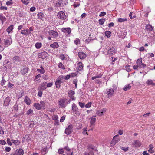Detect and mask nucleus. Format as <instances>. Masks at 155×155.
Here are the masks:
<instances>
[{
	"label": "nucleus",
	"mask_w": 155,
	"mask_h": 155,
	"mask_svg": "<svg viewBox=\"0 0 155 155\" xmlns=\"http://www.w3.org/2000/svg\"><path fill=\"white\" fill-rule=\"evenodd\" d=\"M12 59L14 62L19 61H20V58L18 56H15L13 57Z\"/></svg>",
	"instance_id": "nucleus-29"
},
{
	"label": "nucleus",
	"mask_w": 155,
	"mask_h": 155,
	"mask_svg": "<svg viewBox=\"0 0 155 155\" xmlns=\"http://www.w3.org/2000/svg\"><path fill=\"white\" fill-rule=\"evenodd\" d=\"M114 26V24L113 22H111L109 23L108 25V27L109 28H110L111 27H113Z\"/></svg>",
	"instance_id": "nucleus-63"
},
{
	"label": "nucleus",
	"mask_w": 155,
	"mask_h": 155,
	"mask_svg": "<svg viewBox=\"0 0 155 155\" xmlns=\"http://www.w3.org/2000/svg\"><path fill=\"white\" fill-rule=\"evenodd\" d=\"M107 110V109L105 108H103L101 110L97 111V114L99 116H101L103 115V114Z\"/></svg>",
	"instance_id": "nucleus-13"
},
{
	"label": "nucleus",
	"mask_w": 155,
	"mask_h": 155,
	"mask_svg": "<svg viewBox=\"0 0 155 155\" xmlns=\"http://www.w3.org/2000/svg\"><path fill=\"white\" fill-rule=\"evenodd\" d=\"M78 104L80 106V107L81 108H83L85 106V104L84 103L81 102H79Z\"/></svg>",
	"instance_id": "nucleus-47"
},
{
	"label": "nucleus",
	"mask_w": 155,
	"mask_h": 155,
	"mask_svg": "<svg viewBox=\"0 0 155 155\" xmlns=\"http://www.w3.org/2000/svg\"><path fill=\"white\" fill-rule=\"evenodd\" d=\"M43 15H44V14L41 12L39 13L37 15L38 17L40 19H41Z\"/></svg>",
	"instance_id": "nucleus-40"
},
{
	"label": "nucleus",
	"mask_w": 155,
	"mask_h": 155,
	"mask_svg": "<svg viewBox=\"0 0 155 155\" xmlns=\"http://www.w3.org/2000/svg\"><path fill=\"white\" fill-rule=\"evenodd\" d=\"M33 112V110L31 109H29L27 112V115H29L30 114L32 113Z\"/></svg>",
	"instance_id": "nucleus-50"
},
{
	"label": "nucleus",
	"mask_w": 155,
	"mask_h": 155,
	"mask_svg": "<svg viewBox=\"0 0 155 155\" xmlns=\"http://www.w3.org/2000/svg\"><path fill=\"white\" fill-rule=\"evenodd\" d=\"M66 99H60L58 100V104L59 106L62 108H65L67 104L66 102Z\"/></svg>",
	"instance_id": "nucleus-2"
},
{
	"label": "nucleus",
	"mask_w": 155,
	"mask_h": 155,
	"mask_svg": "<svg viewBox=\"0 0 155 155\" xmlns=\"http://www.w3.org/2000/svg\"><path fill=\"white\" fill-rule=\"evenodd\" d=\"M72 110L73 112H75L74 115L77 116L80 115L78 108L74 103H73L72 105Z\"/></svg>",
	"instance_id": "nucleus-3"
},
{
	"label": "nucleus",
	"mask_w": 155,
	"mask_h": 155,
	"mask_svg": "<svg viewBox=\"0 0 155 155\" xmlns=\"http://www.w3.org/2000/svg\"><path fill=\"white\" fill-rule=\"evenodd\" d=\"M105 21V19H101L99 20V22L100 24L102 25Z\"/></svg>",
	"instance_id": "nucleus-43"
},
{
	"label": "nucleus",
	"mask_w": 155,
	"mask_h": 155,
	"mask_svg": "<svg viewBox=\"0 0 155 155\" xmlns=\"http://www.w3.org/2000/svg\"><path fill=\"white\" fill-rule=\"evenodd\" d=\"M24 154L23 150L21 149L17 150L13 155H23Z\"/></svg>",
	"instance_id": "nucleus-11"
},
{
	"label": "nucleus",
	"mask_w": 155,
	"mask_h": 155,
	"mask_svg": "<svg viewBox=\"0 0 155 155\" xmlns=\"http://www.w3.org/2000/svg\"><path fill=\"white\" fill-rule=\"evenodd\" d=\"M146 84L147 85H154L155 84L153 83V81L151 80H148L146 82Z\"/></svg>",
	"instance_id": "nucleus-33"
},
{
	"label": "nucleus",
	"mask_w": 155,
	"mask_h": 155,
	"mask_svg": "<svg viewBox=\"0 0 155 155\" xmlns=\"http://www.w3.org/2000/svg\"><path fill=\"white\" fill-rule=\"evenodd\" d=\"M70 77L71 76L70 75H68L65 76V78H64V79L66 80H68L70 78Z\"/></svg>",
	"instance_id": "nucleus-64"
},
{
	"label": "nucleus",
	"mask_w": 155,
	"mask_h": 155,
	"mask_svg": "<svg viewBox=\"0 0 155 155\" xmlns=\"http://www.w3.org/2000/svg\"><path fill=\"white\" fill-rule=\"evenodd\" d=\"M42 45L41 43L37 42L35 44V46L37 49H39Z\"/></svg>",
	"instance_id": "nucleus-35"
},
{
	"label": "nucleus",
	"mask_w": 155,
	"mask_h": 155,
	"mask_svg": "<svg viewBox=\"0 0 155 155\" xmlns=\"http://www.w3.org/2000/svg\"><path fill=\"white\" fill-rule=\"evenodd\" d=\"M64 150L63 149V148H61L60 149H59L58 151V152L59 154H62L63 153H64Z\"/></svg>",
	"instance_id": "nucleus-45"
},
{
	"label": "nucleus",
	"mask_w": 155,
	"mask_h": 155,
	"mask_svg": "<svg viewBox=\"0 0 155 155\" xmlns=\"http://www.w3.org/2000/svg\"><path fill=\"white\" fill-rule=\"evenodd\" d=\"M94 153L91 150H89L88 151H86L84 153V155H94Z\"/></svg>",
	"instance_id": "nucleus-25"
},
{
	"label": "nucleus",
	"mask_w": 155,
	"mask_h": 155,
	"mask_svg": "<svg viewBox=\"0 0 155 155\" xmlns=\"http://www.w3.org/2000/svg\"><path fill=\"white\" fill-rule=\"evenodd\" d=\"M64 149H65L67 151H70V153H67L66 154L67 155H72L73 152V151L71 152L70 151H71L70 149L68 147H66L64 148Z\"/></svg>",
	"instance_id": "nucleus-30"
},
{
	"label": "nucleus",
	"mask_w": 155,
	"mask_h": 155,
	"mask_svg": "<svg viewBox=\"0 0 155 155\" xmlns=\"http://www.w3.org/2000/svg\"><path fill=\"white\" fill-rule=\"evenodd\" d=\"M58 67L59 68L62 69H65V67L62 64L61 62H60L58 64Z\"/></svg>",
	"instance_id": "nucleus-37"
},
{
	"label": "nucleus",
	"mask_w": 155,
	"mask_h": 155,
	"mask_svg": "<svg viewBox=\"0 0 155 155\" xmlns=\"http://www.w3.org/2000/svg\"><path fill=\"white\" fill-rule=\"evenodd\" d=\"M24 101L25 102L27 105H30L31 101L29 97H28L27 96H26L25 97Z\"/></svg>",
	"instance_id": "nucleus-20"
},
{
	"label": "nucleus",
	"mask_w": 155,
	"mask_h": 155,
	"mask_svg": "<svg viewBox=\"0 0 155 155\" xmlns=\"http://www.w3.org/2000/svg\"><path fill=\"white\" fill-rule=\"evenodd\" d=\"M0 20L2 21V23L3 24L4 22L6 21V18L3 16V15L2 14H0Z\"/></svg>",
	"instance_id": "nucleus-24"
},
{
	"label": "nucleus",
	"mask_w": 155,
	"mask_h": 155,
	"mask_svg": "<svg viewBox=\"0 0 155 155\" xmlns=\"http://www.w3.org/2000/svg\"><path fill=\"white\" fill-rule=\"evenodd\" d=\"M7 143L9 145H12V143L10 141V140L9 138H8L7 139Z\"/></svg>",
	"instance_id": "nucleus-52"
},
{
	"label": "nucleus",
	"mask_w": 155,
	"mask_h": 155,
	"mask_svg": "<svg viewBox=\"0 0 155 155\" xmlns=\"http://www.w3.org/2000/svg\"><path fill=\"white\" fill-rule=\"evenodd\" d=\"M111 34V32L109 31H106L105 32V35L107 38H109Z\"/></svg>",
	"instance_id": "nucleus-38"
},
{
	"label": "nucleus",
	"mask_w": 155,
	"mask_h": 155,
	"mask_svg": "<svg viewBox=\"0 0 155 155\" xmlns=\"http://www.w3.org/2000/svg\"><path fill=\"white\" fill-rule=\"evenodd\" d=\"M127 21V19L126 18H118L117 22H126Z\"/></svg>",
	"instance_id": "nucleus-31"
},
{
	"label": "nucleus",
	"mask_w": 155,
	"mask_h": 155,
	"mask_svg": "<svg viewBox=\"0 0 155 155\" xmlns=\"http://www.w3.org/2000/svg\"><path fill=\"white\" fill-rule=\"evenodd\" d=\"M58 44L56 42H54L53 44L50 45V47L54 48H58Z\"/></svg>",
	"instance_id": "nucleus-23"
},
{
	"label": "nucleus",
	"mask_w": 155,
	"mask_h": 155,
	"mask_svg": "<svg viewBox=\"0 0 155 155\" xmlns=\"http://www.w3.org/2000/svg\"><path fill=\"white\" fill-rule=\"evenodd\" d=\"M73 126L72 125H69L67 128H66L65 131V133L67 135H69L72 132Z\"/></svg>",
	"instance_id": "nucleus-6"
},
{
	"label": "nucleus",
	"mask_w": 155,
	"mask_h": 155,
	"mask_svg": "<svg viewBox=\"0 0 155 155\" xmlns=\"http://www.w3.org/2000/svg\"><path fill=\"white\" fill-rule=\"evenodd\" d=\"M11 148L8 147H7L5 148V150L6 152H9L11 150Z\"/></svg>",
	"instance_id": "nucleus-60"
},
{
	"label": "nucleus",
	"mask_w": 155,
	"mask_h": 155,
	"mask_svg": "<svg viewBox=\"0 0 155 155\" xmlns=\"http://www.w3.org/2000/svg\"><path fill=\"white\" fill-rule=\"evenodd\" d=\"M53 85V83L50 82L48 83L46 87H51Z\"/></svg>",
	"instance_id": "nucleus-61"
},
{
	"label": "nucleus",
	"mask_w": 155,
	"mask_h": 155,
	"mask_svg": "<svg viewBox=\"0 0 155 155\" xmlns=\"http://www.w3.org/2000/svg\"><path fill=\"white\" fill-rule=\"evenodd\" d=\"M118 135H117L114 137L112 141V143L115 144L120 140V139L118 137Z\"/></svg>",
	"instance_id": "nucleus-14"
},
{
	"label": "nucleus",
	"mask_w": 155,
	"mask_h": 155,
	"mask_svg": "<svg viewBox=\"0 0 155 155\" xmlns=\"http://www.w3.org/2000/svg\"><path fill=\"white\" fill-rule=\"evenodd\" d=\"M21 2L27 5L28 4L29 2V0H21Z\"/></svg>",
	"instance_id": "nucleus-46"
},
{
	"label": "nucleus",
	"mask_w": 155,
	"mask_h": 155,
	"mask_svg": "<svg viewBox=\"0 0 155 155\" xmlns=\"http://www.w3.org/2000/svg\"><path fill=\"white\" fill-rule=\"evenodd\" d=\"M57 16L59 18L62 20H64L66 19V16L65 13L63 11L59 12Z\"/></svg>",
	"instance_id": "nucleus-5"
},
{
	"label": "nucleus",
	"mask_w": 155,
	"mask_h": 155,
	"mask_svg": "<svg viewBox=\"0 0 155 155\" xmlns=\"http://www.w3.org/2000/svg\"><path fill=\"white\" fill-rule=\"evenodd\" d=\"M11 41V40L10 39H6L5 41V44L7 47L9 46L11 44L12 42V41Z\"/></svg>",
	"instance_id": "nucleus-22"
},
{
	"label": "nucleus",
	"mask_w": 155,
	"mask_h": 155,
	"mask_svg": "<svg viewBox=\"0 0 155 155\" xmlns=\"http://www.w3.org/2000/svg\"><path fill=\"white\" fill-rule=\"evenodd\" d=\"M132 145L133 147H138L141 146V144L138 140H136L134 141Z\"/></svg>",
	"instance_id": "nucleus-12"
},
{
	"label": "nucleus",
	"mask_w": 155,
	"mask_h": 155,
	"mask_svg": "<svg viewBox=\"0 0 155 155\" xmlns=\"http://www.w3.org/2000/svg\"><path fill=\"white\" fill-rule=\"evenodd\" d=\"M65 119V117L64 116H62L60 120V122H63Z\"/></svg>",
	"instance_id": "nucleus-58"
},
{
	"label": "nucleus",
	"mask_w": 155,
	"mask_h": 155,
	"mask_svg": "<svg viewBox=\"0 0 155 155\" xmlns=\"http://www.w3.org/2000/svg\"><path fill=\"white\" fill-rule=\"evenodd\" d=\"M11 141L14 144L16 145H18L20 143L19 141L18 140H15L12 139L11 140Z\"/></svg>",
	"instance_id": "nucleus-34"
},
{
	"label": "nucleus",
	"mask_w": 155,
	"mask_h": 155,
	"mask_svg": "<svg viewBox=\"0 0 155 155\" xmlns=\"http://www.w3.org/2000/svg\"><path fill=\"white\" fill-rule=\"evenodd\" d=\"M31 32H29V31L28 29H24L22 30L21 32V34L25 35H27L29 34H30Z\"/></svg>",
	"instance_id": "nucleus-19"
},
{
	"label": "nucleus",
	"mask_w": 155,
	"mask_h": 155,
	"mask_svg": "<svg viewBox=\"0 0 155 155\" xmlns=\"http://www.w3.org/2000/svg\"><path fill=\"white\" fill-rule=\"evenodd\" d=\"M74 43L76 45H78L80 43V40L79 39L77 38L74 40Z\"/></svg>",
	"instance_id": "nucleus-51"
},
{
	"label": "nucleus",
	"mask_w": 155,
	"mask_h": 155,
	"mask_svg": "<svg viewBox=\"0 0 155 155\" xmlns=\"http://www.w3.org/2000/svg\"><path fill=\"white\" fill-rule=\"evenodd\" d=\"M106 15V13L104 12H102L99 15V16L100 17L103 16L105 15Z\"/></svg>",
	"instance_id": "nucleus-57"
},
{
	"label": "nucleus",
	"mask_w": 155,
	"mask_h": 155,
	"mask_svg": "<svg viewBox=\"0 0 155 155\" xmlns=\"http://www.w3.org/2000/svg\"><path fill=\"white\" fill-rule=\"evenodd\" d=\"M42 78L44 80H47L48 79V76L46 75H43L42 77Z\"/></svg>",
	"instance_id": "nucleus-55"
},
{
	"label": "nucleus",
	"mask_w": 155,
	"mask_h": 155,
	"mask_svg": "<svg viewBox=\"0 0 155 155\" xmlns=\"http://www.w3.org/2000/svg\"><path fill=\"white\" fill-rule=\"evenodd\" d=\"M64 77L63 76H61L59 77L58 80V81L61 83H63L64 81Z\"/></svg>",
	"instance_id": "nucleus-26"
},
{
	"label": "nucleus",
	"mask_w": 155,
	"mask_h": 155,
	"mask_svg": "<svg viewBox=\"0 0 155 155\" xmlns=\"http://www.w3.org/2000/svg\"><path fill=\"white\" fill-rule=\"evenodd\" d=\"M37 71L38 72H39L41 74H44L45 72V70L41 69H38Z\"/></svg>",
	"instance_id": "nucleus-41"
},
{
	"label": "nucleus",
	"mask_w": 155,
	"mask_h": 155,
	"mask_svg": "<svg viewBox=\"0 0 155 155\" xmlns=\"http://www.w3.org/2000/svg\"><path fill=\"white\" fill-rule=\"evenodd\" d=\"M61 31L62 32L68 34H70L71 32V30L70 28H63L61 29Z\"/></svg>",
	"instance_id": "nucleus-16"
},
{
	"label": "nucleus",
	"mask_w": 155,
	"mask_h": 155,
	"mask_svg": "<svg viewBox=\"0 0 155 155\" xmlns=\"http://www.w3.org/2000/svg\"><path fill=\"white\" fill-rule=\"evenodd\" d=\"M113 88H109L106 89L105 92V93L107 94L109 97H111L114 94V91L117 90V87L115 85L113 86Z\"/></svg>",
	"instance_id": "nucleus-1"
},
{
	"label": "nucleus",
	"mask_w": 155,
	"mask_h": 155,
	"mask_svg": "<svg viewBox=\"0 0 155 155\" xmlns=\"http://www.w3.org/2000/svg\"><path fill=\"white\" fill-rule=\"evenodd\" d=\"M4 134V131L3 130L2 127H0V134L2 135Z\"/></svg>",
	"instance_id": "nucleus-54"
},
{
	"label": "nucleus",
	"mask_w": 155,
	"mask_h": 155,
	"mask_svg": "<svg viewBox=\"0 0 155 155\" xmlns=\"http://www.w3.org/2000/svg\"><path fill=\"white\" fill-rule=\"evenodd\" d=\"M6 82V81L5 80H4V79H2L1 81V83L2 85V86L4 85L5 84V83Z\"/></svg>",
	"instance_id": "nucleus-62"
},
{
	"label": "nucleus",
	"mask_w": 155,
	"mask_h": 155,
	"mask_svg": "<svg viewBox=\"0 0 155 155\" xmlns=\"http://www.w3.org/2000/svg\"><path fill=\"white\" fill-rule=\"evenodd\" d=\"M34 106L35 108L38 110H40L42 107V106L39 103H35Z\"/></svg>",
	"instance_id": "nucleus-21"
},
{
	"label": "nucleus",
	"mask_w": 155,
	"mask_h": 155,
	"mask_svg": "<svg viewBox=\"0 0 155 155\" xmlns=\"http://www.w3.org/2000/svg\"><path fill=\"white\" fill-rule=\"evenodd\" d=\"M131 87L130 84H128L125 85L123 88V89L125 91H126L131 88Z\"/></svg>",
	"instance_id": "nucleus-32"
},
{
	"label": "nucleus",
	"mask_w": 155,
	"mask_h": 155,
	"mask_svg": "<svg viewBox=\"0 0 155 155\" xmlns=\"http://www.w3.org/2000/svg\"><path fill=\"white\" fill-rule=\"evenodd\" d=\"M61 83L60 82L58 81L57 80L56 81L55 83V84L56 86V87L57 88H59L60 87V84Z\"/></svg>",
	"instance_id": "nucleus-39"
},
{
	"label": "nucleus",
	"mask_w": 155,
	"mask_h": 155,
	"mask_svg": "<svg viewBox=\"0 0 155 155\" xmlns=\"http://www.w3.org/2000/svg\"><path fill=\"white\" fill-rule=\"evenodd\" d=\"M14 108L15 110L16 111H17L18 109V105L16 104H15L14 106Z\"/></svg>",
	"instance_id": "nucleus-56"
},
{
	"label": "nucleus",
	"mask_w": 155,
	"mask_h": 155,
	"mask_svg": "<svg viewBox=\"0 0 155 155\" xmlns=\"http://www.w3.org/2000/svg\"><path fill=\"white\" fill-rule=\"evenodd\" d=\"M116 52V50L114 47H112L108 50L107 53V54L112 55L114 54Z\"/></svg>",
	"instance_id": "nucleus-9"
},
{
	"label": "nucleus",
	"mask_w": 155,
	"mask_h": 155,
	"mask_svg": "<svg viewBox=\"0 0 155 155\" xmlns=\"http://www.w3.org/2000/svg\"><path fill=\"white\" fill-rule=\"evenodd\" d=\"M78 70L81 71L83 70V64L81 62H79L78 64Z\"/></svg>",
	"instance_id": "nucleus-27"
},
{
	"label": "nucleus",
	"mask_w": 155,
	"mask_h": 155,
	"mask_svg": "<svg viewBox=\"0 0 155 155\" xmlns=\"http://www.w3.org/2000/svg\"><path fill=\"white\" fill-rule=\"evenodd\" d=\"M153 29V27L150 25H147L146 26V29L147 31L151 32Z\"/></svg>",
	"instance_id": "nucleus-18"
},
{
	"label": "nucleus",
	"mask_w": 155,
	"mask_h": 155,
	"mask_svg": "<svg viewBox=\"0 0 155 155\" xmlns=\"http://www.w3.org/2000/svg\"><path fill=\"white\" fill-rule=\"evenodd\" d=\"M10 101L11 99L10 97L8 96L7 97L5 100L4 105L5 106H8Z\"/></svg>",
	"instance_id": "nucleus-17"
},
{
	"label": "nucleus",
	"mask_w": 155,
	"mask_h": 155,
	"mask_svg": "<svg viewBox=\"0 0 155 155\" xmlns=\"http://www.w3.org/2000/svg\"><path fill=\"white\" fill-rule=\"evenodd\" d=\"M52 118L54 120L58 121V115H54L53 116Z\"/></svg>",
	"instance_id": "nucleus-44"
},
{
	"label": "nucleus",
	"mask_w": 155,
	"mask_h": 155,
	"mask_svg": "<svg viewBox=\"0 0 155 155\" xmlns=\"http://www.w3.org/2000/svg\"><path fill=\"white\" fill-rule=\"evenodd\" d=\"M121 149L124 151L126 152L128 150V147H122L121 148Z\"/></svg>",
	"instance_id": "nucleus-53"
},
{
	"label": "nucleus",
	"mask_w": 155,
	"mask_h": 155,
	"mask_svg": "<svg viewBox=\"0 0 155 155\" xmlns=\"http://www.w3.org/2000/svg\"><path fill=\"white\" fill-rule=\"evenodd\" d=\"M142 58H140L137 59V64L139 66L140 68H145L146 65L142 62Z\"/></svg>",
	"instance_id": "nucleus-7"
},
{
	"label": "nucleus",
	"mask_w": 155,
	"mask_h": 155,
	"mask_svg": "<svg viewBox=\"0 0 155 155\" xmlns=\"http://www.w3.org/2000/svg\"><path fill=\"white\" fill-rule=\"evenodd\" d=\"M78 54L79 58L81 59H84L86 57V54L83 52H79Z\"/></svg>",
	"instance_id": "nucleus-15"
},
{
	"label": "nucleus",
	"mask_w": 155,
	"mask_h": 155,
	"mask_svg": "<svg viewBox=\"0 0 155 155\" xmlns=\"http://www.w3.org/2000/svg\"><path fill=\"white\" fill-rule=\"evenodd\" d=\"M6 4L8 6L11 5L12 4V2L10 1H7L6 3Z\"/></svg>",
	"instance_id": "nucleus-59"
},
{
	"label": "nucleus",
	"mask_w": 155,
	"mask_h": 155,
	"mask_svg": "<svg viewBox=\"0 0 155 155\" xmlns=\"http://www.w3.org/2000/svg\"><path fill=\"white\" fill-rule=\"evenodd\" d=\"M0 144L2 145H4L6 143V142L3 140H0Z\"/></svg>",
	"instance_id": "nucleus-49"
},
{
	"label": "nucleus",
	"mask_w": 155,
	"mask_h": 155,
	"mask_svg": "<svg viewBox=\"0 0 155 155\" xmlns=\"http://www.w3.org/2000/svg\"><path fill=\"white\" fill-rule=\"evenodd\" d=\"M91 102H89L87 104H86L85 106L86 108H90L91 107Z\"/></svg>",
	"instance_id": "nucleus-48"
},
{
	"label": "nucleus",
	"mask_w": 155,
	"mask_h": 155,
	"mask_svg": "<svg viewBox=\"0 0 155 155\" xmlns=\"http://www.w3.org/2000/svg\"><path fill=\"white\" fill-rule=\"evenodd\" d=\"M13 26L12 25H10L6 29L7 31L9 34L13 30Z\"/></svg>",
	"instance_id": "nucleus-28"
},
{
	"label": "nucleus",
	"mask_w": 155,
	"mask_h": 155,
	"mask_svg": "<svg viewBox=\"0 0 155 155\" xmlns=\"http://www.w3.org/2000/svg\"><path fill=\"white\" fill-rule=\"evenodd\" d=\"M38 55L39 58L42 59H44L48 57V54L47 52L43 51L39 53Z\"/></svg>",
	"instance_id": "nucleus-4"
},
{
	"label": "nucleus",
	"mask_w": 155,
	"mask_h": 155,
	"mask_svg": "<svg viewBox=\"0 0 155 155\" xmlns=\"http://www.w3.org/2000/svg\"><path fill=\"white\" fill-rule=\"evenodd\" d=\"M68 94L69 96L73 95L75 94V92L71 90L69 91Z\"/></svg>",
	"instance_id": "nucleus-42"
},
{
	"label": "nucleus",
	"mask_w": 155,
	"mask_h": 155,
	"mask_svg": "<svg viewBox=\"0 0 155 155\" xmlns=\"http://www.w3.org/2000/svg\"><path fill=\"white\" fill-rule=\"evenodd\" d=\"M49 34L50 36H51L52 37L56 38L58 36V34L57 32L53 30H50L49 31Z\"/></svg>",
	"instance_id": "nucleus-10"
},
{
	"label": "nucleus",
	"mask_w": 155,
	"mask_h": 155,
	"mask_svg": "<svg viewBox=\"0 0 155 155\" xmlns=\"http://www.w3.org/2000/svg\"><path fill=\"white\" fill-rule=\"evenodd\" d=\"M96 118L94 117H93L91 119L90 123L91 125H92L94 124L95 122Z\"/></svg>",
	"instance_id": "nucleus-36"
},
{
	"label": "nucleus",
	"mask_w": 155,
	"mask_h": 155,
	"mask_svg": "<svg viewBox=\"0 0 155 155\" xmlns=\"http://www.w3.org/2000/svg\"><path fill=\"white\" fill-rule=\"evenodd\" d=\"M47 83L43 82L41 83L40 85L38 87V90L39 91L44 90L46 89L47 87L46 86Z\"/></svg>",
	"instance_id": "nucleus-8"
}]
</instances>
